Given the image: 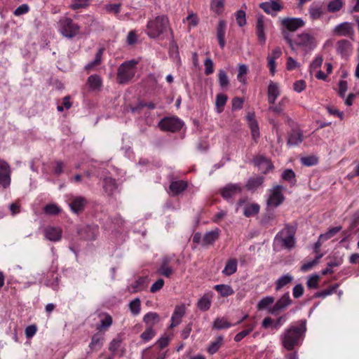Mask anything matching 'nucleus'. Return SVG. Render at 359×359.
I'll list each match as a JSON object with an SVG mask.
<instances>
[{
    "instance_id": "nucleus-29",
    "label": "nucleus",
    "mask_w": 359,
    "mask_h": 359,
    "mask_svg": "<svg viewBox=\"0 0 359 359\" xmlns=\"http://www.w3.org/2000/svg\"><path fill=\"white\" fill-rule=\"evenodd\" d=\"M259 7L267 14H272L273 12L280 11L283 8V6L275 1L261 3Z\"/></svg>"
},
{
    "instance_id": "nucleus-62",
    "label": "nucleus",
    "mask_w": 359,
    "mask_h": 359,
    "mask_svg": "<svg viewBox=\"0 0 359 359\" xmlns=\"http://www.w3.org/2000/svg\"><path fill=\"white\" fill-rule=\"evenodd\" d=\"M121 4H108L104 6L106 11L109 13L118 15L121 12Z\"/></svg>"
},
{
    "instance_id": "nucleus-15",
    "label": "nucleus",
    "mask_w": 359,
    "mask_h": 359,
    "mask_svg": "<svg viewBox=\"0 0 359 359\" xmlns=\"http://www.w3.org/2000/svg\"><path fill=\"white\" fill-rule=\"evenodd\" d=\"M333 33L337 36L350 37L354 35V29L351 22H344L334 28Z\"/></svg>"
},
{
    "instance_id": "nucleus-36",
    "label": "nucleus",
    "mask_w": 359,
    "mask_h": 359,
    "mask_svg": "<svg viewBox=\"0 0 359 359\" xmlns=\"http://www.w3.org/2000/svg\"><path fill=\"white\" fill-rule=\"evenodd\" d=\"M345 5L344 0H330L326 5V11L336 13L339 11Z\"/></svg>"
},
{
    "instance_id": "nucleus-63",
    "label": "nucleus",
    "mask_w": 359,
    "mask_h": 359,
    "mask_svg": "<svg viewBox=\"0 0 359 359\" xmlns=\"http://www.w3.org/2000/svg\"><path fill=\"white\" fill-rule=\"evenodd\" d=\"M83 230L87 233H90L86 236H85L86 239H87V240H95V238L97 236V233L98 232V228L97 226H88L86 228H84Z\"/></svg>"
},
{
    "instance_id": "nucleus-55",
    "label": "nucleus",
    "mask_w": 359,
    "mask_h": 359,
    "mask_svg": "<svg viewBox=\"0 0 359 359\" xmlns=\"http://www.w3.org/2000/svg\"><path fill=\"white\" fill-rule=\"evenodd\" d=\"M140 306L141 302L139 298H135L129 304V309L134 316H137L140 313Z\"/></svg>"
},
{
    "instance_id": "nucleus-1",
    "label": "nucleus",
    "mask_w": 359,
    "mask_h": 359,
    "mask_svg": "<svg viewBox=\"0 0 359 359\" xmlns=\"http://www.w3.org/2000/svg\"><path fill=\"white\" fill-rule=\"evenodd\" d=\"M307 321L306 319L297 320L290 325L280 335L282 346L287 351H292L302 346L306 332Z\"/></svg>"
},
{
    "instance_id": "nucleus-24",
    "label": "nucleus",
    "mask_w": 359,
    "mask_h": 359,
    "mask_svg": "<svg viewBox=\"0 0 359 359\" xmlns=\"http://www.w3.org/2000/svg\"><path fill=\"white\" fill-rule=\"evenodd\" d=\"M213 293L208 292L205 293L198 301L197 307L201 311H206L210 309L212 304Z\"/></svg>"
},
{
    "instance_id": "nucleus-16",
    "label": "nucleus",
    "mask_w": 359,
    "mask_h": 359,
    "mask_svg": "<svg viewBox=\"0 0 359 359\" xmlns=\"http://www.w3.org/2000/svg\"><path fill=\"white\" fill-rule=\"evenodd\" d=\"M242 187L240 184H228L220 190L222 196L229 200L241 193Z\"/></svg>"
},
{
    "instance_id": "nucleus-49",
    "label": "nucleus",
    "mask_w": 359,
    "mask_h": 359,
    "mask_svg": "<svg viewBox=\"0 0 359 359\" xmlns=\"http://www.w3.org/2000/svg\"><path fill=\"white\" fill-rule=\"evenodd\" d=\"M218 82H219V86L223 89L227 88L229 86V80L228 76H227L226 72L223 69L219 70Z\"/></svg>"
},
{
    "instance_id": "nucleus-27",
    "label": "nucleus",
    "mask_w": 359,
    "mask_h": 359,
    "mask_svg": "<svg viewBox=\"0 0 359 359\" xmlns=\"http://www.w3.org/2000/svg\"><path fill=\"white\" fill-rule=\"evenodd\" d=\"M185 313V307L184 306H176L171 317V323L170 328L177 326L182 320Z\"/></svg>"
},
{
    "instance_id": "nucleus-38",
    "label": "nucleus",
    "mask_w": 359,
    "mask_h": 359,
    "mask_svg": "<svg viewBox=\"0 0 359 359\" xmlns=\"http://www.w3.org/2000/svg\"><path fill=\"white\" fill-rule=\"evenodd\" d=\"M88 84L90 89L92 90H100L102 84V81L98 74H93L88 78Z\"/></svg>"
},
{
    "instance_id": "nucleus-11",
    "label": "nucleus",
    "mask_w": 359,
    "mask_h": 359,
    "mask_svg": "<svg viewBox=\"0 0 359 359\" xmlns=\"http://www.w3.org/2000/svg\"><path fill=\"white\" fill-rule=\"evenodd\" d=\"M287 314L282 315L276 319L271 317H265L262 322V327L264 329L271 328L272 332L278 331L287 321Z\"/></svg>"
},
{
    "instance_id": "nucleus-42",
    "label": "nucleus",
    "mask_w": 359,
    "mask_h": 359,
    "mask_svg": "<svg viewBox=\"0 0 359 359\" xmlns=\"http://www.w3.org/2000/svg\"><path fill=\"white\" fill-rule=\"evenodd\" d=\"M223 337L219 335L217 337L216 339L214 341H212L210 345L207 348V351L210 355H213L218 351L219 348L222 346L223 344Z\"/></svg>"
},
{
    "instance_id": "nucleus-32",
    "label": "nucleus",
    "mask_w": 359,
    "mask_h": 359,
    "mask_svg": "<svg viewBox=\"0 0 359 359\" xmlns=\"http://www.w3.org/2000/svg\"><path fill=\"white\" fill-rule=\"evenodd\" d=\"M219 231L216 229L205 233L203 237V245H212L219 238Z\"/></svg>"
},
{
    "instance_id": "nucleus-61",
    "label": "nucleus",
    "mask_w": 359,
    "mask_h": 359,
    "mask_svg": "<svg viewBox=\"0 0 359 359\" xmlns=\"http://www.w3.org/2000/svg\"><path fill=\"white\" fill-rule=\"evenodd\" d=\"M248 125L251 130L252 139L255 142H257L260 136L259 128L258 123H257V121H253L252 123H250Z\"/></svg>"
},
{
    "instance_id": "nucleus-47",
    "label": "nucleus",
    "mask_w": 359,
    "mask_h": 359,
    "mask_svg": "<svg viewBox=\"0 0 359 359\" xmlns=\"http://www.w3.org/2000/svg\"><path fill=\"white\" fill-rule=\"evenodd\" d=\"M102 340L103 337L100 334H95L91 338V341L89 344L90 348L91 350L100 349L101 347L102 346Z\"/></svg>"
},
{
    "instance_id": "nucleus-22",
    "label": "nucleus",
    "mask_w": 359,
    "mask_h": 359,
    "mask_svg": "<svg viewBox=\"0 0 359 359\" xmlns=\"http://www.w3.org/2000/svg\"><path fill=\"white\" fill-rule=\"evenodd\" d=\"M336 49L342 57H348L352 52V44L346 39H341L337 41Z\"/></svg>"
},
{
    "instance_id": "nucleus-53",
    "label": "nucleus",
    "mask_w": 359,
    "mask_h": 359,
    "mask_svg": "<svg viewBox=\"0 0 359 359\" xmlns=\"http://www.w3.org/2000/svg\"><path fill=\"white\" fill-rule=\"evenodd\" d=\"M90 0H73V3L70 5L69 8L74 11L80 8H86L90 5Z\"/></svg>"
},
{
    "instance_id": "nucleus-43",
    "label": "nucleus",
    "mask_w": 359,
    "mask_h": 359,
    "mask_svg": "<svg viewBox=\"0 0 359 359\" xmlns=\"http://www.w3.org/2000/svg\"><path fill=\"white\" fill-rule=\"evenodd\" d=\"M259 208L257 203L248 204L244 208L243 215L247 217L255 216L258 214Z\"/></svg>"
},
{
    "instance_id": "nucleus-4",
    "label": "nucleus",
    "mask_w": 359,
    "mask_h": 359,
    "mask_svg": "<svg viewBox=\"0 0 359 359\" xmlns=\"http://www.w3.org/2000/svg\"><path fill=\"white\" fill-rule=\"evenodd\" d=\"M295 228L286 224L285 228L275 236L274 244L279 245L283 248L292 249L295 245Z\"/></svg>"
},
{
    "instance_id": "nucleus-14",
    "label": "nucleus",
    "mask_w": 359,
    "mask_h": 359,
    "mask_svg": "<svg viewBox=\"0 0 359 359\" xmlns=\"http://www.w3.org/2000/svg\"><path fill=\"white\" fill-rule=\"evenodd\" d=\"M69 201V205L71 210L77 215L84 210L88 203L86 198L81 196H72Z\"/></svg>"
},
{
    "instance_id": "nucleus-44",
    "label": "nucleus",
    "mask_w": 359,
    "mask_h": 359,
    "mask_svg": "<svg viewBox=\"0 0 359 359\" xmlns=\"http://www.w3.org/2000/svg\"><path fill=\"white\" fill-rule=\"evenodd\" d=\"M224 1L225 0H212L210 2V10L217 15H221L224 11Z\"/></svg>"
},
{
    "instance_id": "nucleus-18",
    "label": "nucleus",
    "mask_w": 359,
    "mask_h": 359,
    "mask_svg": "<svg viewBox=\"0 0 359 359\" xmlns=\"http://www.w3.org/2000/svg\"><path fill=\"white\" fill-rule=\"evenodd\" d=\"M249 316L248 314H245L238 321H237L235 324L230 323L225 318H217L212 325V328L215 330H224L229 328L232 326L237 325L241 324L244 320H245Z\"/></svg>"
},
{
    "instance_id": "nucleus-28",
    "label": "nucleus",
    "mask_w": 359,
    "mask_h": 359,
    "mask_svg": "<svg viewBox=\"0 0 359 359\" xmlns=\"http://www.w3.org/2000/svg\"><path fill=\"white\" fill-rule=\"evenodd\" d=\"M294 280V277L290 273H286L281 276L279 278H278L275 283V290L276 291H280L283 287L287 286Z\"/></svg>"
},
{
    "instance_id": "nucleus-39",
    "label": "nucleus",
    "mask_w": 359,
    "mask_h": 359,
    "mask_svg": "<svg viewBox=\"0 0 359 359\" xmlns=\"http://www.w3.org/2000/svg\"><path fill=\"white\" fill-rule=\"evenodd\" d=\"M103 51H104L103 48H100L97 50V53L95 54V59L85 66L84 69L86 71L89 72L95 67L101 64Z\"/></svg>"
},
{
    "instance_id": "nucleus-23",
    "label": "nucleus",
    "mask_w": 359,
    "mask_h": 359,
    "mask_svg": "<svg viewBox=\"0 0 359 359\" xmlns=\"http://www.w3.org/2000/svg\"><path fill=\"white\" fill-rule=\"evenodd\" d=\"M170 257L168 256L163 257L161 260V264L157 270V272L166 278H170L174 272L173 269L170 266Z\"/></svg>"
},
{
    "instance_id": "nucleus-20",
    "label": "nucleus",
    "mask_w": 359,
    "mask_h": 359,
    "mask_svg": "<svg viewBox=\"0 0 359 359\" xmlns=\"http://www.w3.org/2000/svg\"><path fill=\"white\" fill-rule=\"evenodd\" d=\"M280 95V90L278 83L271 81L267 89V100L269 104H273Z\"/></svg>"
},
{
    "instance_id": "nucleus-54",
    "label": "nucleus",
    "mask_w": 359,
    "mask_h": 359,
    "mask_svg": "<svg viewBox=\"0 0 359 359\" xmlns=\"http://www.w3.org/2000/svg\"><path fill=\"white\" fill-rule=\"evenodd\" d=\"M44 212L49 215H57L61 212V208L56 204H48L43 208Z\"/></svg>"
},
{
    "instance_id": "nucleus-8",
    "label": "nucleus",
    "mask_w": 359,
    "mask_h": 359,
    "mask_svg": "<svg viewBox=\"0 0 359 359\" xmlns=\"http://www.w3.org/2000/svg\"><path fill=\"white\" fill-rule=\"evenodd\" d=\"M284 187L282 185H276L269 190V198L267 199V205L269 207L277 208L285 200L283 194Z\"/></svg>"
},
{
    "instance_id": "nucleus-10",
    "label": "nucleus",
    "mask_w": 359,
    "mask_h": 359,
    "mask_svg": "<svg viewBox=\"0 0 359 359\" xmlns=\"http://www.w3.org/2000/svg\"><path fill=\"white\" fill-rule=\"evenodd\" d=\"M11 183V168L7 161L0 158V185L6 189Z\"/></svg>"
},
{
    "instance_id": "nucleus-50",
    "label": "nucleus",
    "mask_w": 359,
    "mask_h": 359,
    "mask_svg": "<svg viewBox=\"0 0 359 359\" xmlns=\"http://www.w3.org/2000/svg\"><path fill=\"white\" fill-rule=\"evenodd\" d=\"M113 323L112 317L108 314H104V318L100 320V325H97V330H107Z\"/></svg>"
},
{
    "instance_id": "nucleus-51",
    "label": "nucleus",
    "mask_w": 359,
    "mask_h": 359,
    "mask_svg": "<svg viewBox=\"0 0 359 359\" xmlns=\"http://www.w3.org/2000/svg\"><path fill=\"white\" fill-rule=\"evenodd\" d=\"M282 179L291 182L292 184H296V175L292 169H286L282 173Z\"/></svg>"
},
{
    "instance_id": "nucleus-57",
    "label": "nucleus",
    "mask_w": 359,
    "mask_h": 359,
    "mask_svg": "<svg viewBox=\"0 0 359 359\" xmlns=\"http://www.w3.org/2000/svg\"><path fill=\"white\" fill-rule=\"evenodd\" d=\"M248 71V69L245 65H244V64L239 65L237 79L241 83H242L243 84H245L246 83V79L244 76L247 74Z\"/></svg>"
},
{
    "instance_id": "nucleus-37",
    "label": "nucleus",
    "mask_w": 359,
    "mask_h": 359,
    "mask_svg": "<svg viewBox=\"0 0 359 359\" xmlns=\"http://www.w3.org/2000/svg\"><path fill=\"white\" fill-rule=\"evenodd\" d=\"M143 321L147 327H153L154 325L160 321L159 315L155 312H149L144 315Z\"/></svg>"
},
{
    "instance_id": "nucleus-64",
    "label": "nucleus",
    "mask_w": 359,
    "mask_h": 359,
    "mask_svg": "<svg viewBox=\"0 0 359 359\" xmlns=\"http://www.w3.org/2000/svg\"><path fill=\"white\" fill-rule=\"evenodd\" d=\"M236 22L239 27H243L246 25L245 12L239 10L236 13Z\"/></svg>"
},
{
    "instance_id": "nucleus-40",
    "label": "nucleus",
    "mask_w": 359,
    "mask_h": 359,
    "mask_svg": "<svg viewBox=\"0 0 359 359\" xmlns=\"http://www.w3.org/2000/svg\"><path fill=\"white\" fill-rule=\"evenodd\" d=\"M103 187L106 193L109 195L112 194L117 188L116 180L112 177H105Z\"/></svg>"
},
{
    "instance_id": "nucleus-13",
    "label": "nucleus",
    "mask_w": 359,
    "mask_h": 359,
    "mask_svg": "<svg viewBox=\"0 0 359 359\" xmlns=\"http://www.w3.org/2000/svg\"><path fill=\"white\" fill-rule=\"evenodd\" d=\"M308 12L311 20H320L326 13L325 5L321 1H313L310 5Z\"/></svg>"
},
{
    "instance_id": "nucleus-6",
    "label": "nucleus",
    "mask_w": 359,
    "mask_h": 359,
    "mask_svg": "<svg viewBox=\"0 0 359 359\" xmlns=\"http://www.w3.org/2000/svg\"><path fill=\"white\" fill-rule=\"evenodd\" d=\"M58 32L67 39H72L77 36L81 27L73 20L68 17L61 18L57 22Z\"/></svg>"
},
{
    "instance_id": "nucleus-5",
    "label": "nucleus",
    "mask_w": 359,
    "mask_h": 359,
    "mask_svg": "<svg viewBox=\"0 0 359 359\" xmlns=\"http://www.w3.org/2000/svg\"><path fill=\"white\" fill-rule=\"evenodd\" d=\"M292 50H302L305 55L312 51L317 46L316 38L308 32H302L294 36Z\"/></svg>"
},
{
    "instance_id": "nucleus-30",
    "label": "nucleus",
    "mask_w": 359,
    "mask_h": 359,
    "mask_svg": "<svg viewBox=\"0 0 359 359\" xmlns=\"http://www.w3.org/2000/svg\"><path fill=\"white\" fill-rule=\"evenodd\" d=\"M264 181V177L263 176L255 175L251 177L248 180L245 187L248 190L255 191L259 187L262 185Z\"/></svg>"
},
{
    "instance_id": "nucleus-26",
    "label": "nucleus",
    "mask_w": 359,
    "mask_h": 359,
    "mask_svg": "<svg viewBox=\"0 0 359 359\" xmlns=\"http://www.w3.org/2000/svg\"><path fill=\"white\" fill-rule=\"evenodd\" d=\"M148 278L147 276L139 277L134 283L130 285L128 290L131 293H136L144 290L147 285Z\"/></svg>"
},
{
    "instance_id": "nucleus-21",
    "label": "nucleus",
    "mask_w": 359,
    "mask_h": 359,
    "mask_svg": "<svg viewBox=\"0 0 359 359\" xmlns=\"http://www.w3.org/2000/svg\"><path fill=\"white\" fill-rule=\"evenodd\" d=\"M304 21L301 18H287L283 20L282 25L290 32H294L304 25Z\"/></svg>"
},
{
    "instance_id": "nucleus-25",
    "label": "nucleus",
    "mask_w": 359,
    "mask_h": 359,
    "mask_svg": "<svg viewBox=\"0 0 359 359\" xmlns=\"http://www.w3.org/2000/svg\"><path fill=\"white\" fill-rule=\"evenodd\" d=\"M62 233L61 229L53 226H48L44 231L46 238L53 242L59 241L62 238Z\"/></svg>"
},
{
    "instance_id": "nucleus-12",
    "label": "nucleus",
    "mask_w": 359,
    "mask_h": 359,
    "mask_svg": "<svg viewBox=\"0 0 359 359\" xmlns=\"http://www.w3.org/2000/svg\"><path fill=\"white\" fill-rule=\"evenodd\" d=\"M254 165L264 175L269 173L274 169L272 161L264 155H258L254 157L252 161Z\"/></svg>"
},
{
    "instance_id": "nucleus-41",
    "label": "nucleus",
    "mask_w": 359,
    "mask_h": 359,
    "mask_svg": "<svg viewBox=\"0 0 359 359\" xmlns=\"http://www.w3.org/2000/svg\"><path fill=\"white\" fill-rule=\"evenodd\" d=\"M275 298L272 296H266L262 298L257 304V309L259 311L269 309L271 307V306L274 303Z\"/></svg>"
},
{
    "instance_id": "nucleus-56",
    "label": "nucleus",
    "mask_w": 359,
    "mask_h": 359,
    "mask_svg": "<svg viewBox=\"0 0 359 359\" xmlns=\"http://www.w3.org/2000/svg\"><path fill=\"white\" fill-rule=\"evenodd\" d=\"M156 335V332L153 327H147L146 330L141 334L140 338L144 341H150Z\"/></svg>"
},
{
    "instance_id": "nucleus-9",
    "label": "nucleus",
    "mask_w": 359,
    "mask_h": 359,
    "mask_svg": "<svg viewBox=\"0 0 359 359\" xmlns=\"http://www.w3.org/2000/svg\"><path fill=\"white\" fill-rule=\"evenodd\" d=\"M292 300L290 298L289 292L284 293L274 304V305L269 309V313L273 316L278 315L281 311L287 309L288 306L292 305Z\"/></svg>"
},
{
    "instance_id": "nucleus-2",
    "label": "nucleus",
    "mask_w": 359,
    "mask_h": 359,
    "mask_svg": "<svg viewBox=\"0 0 359 359\" xmlns=\"http://www.w3.org/2000/svg\"><path fill=\"white\" fill-rule=\"evenodd\" d=\"M138 63L139 61L135 59L126 60L121 63L117 69L116 83L120 85L129 84L135 76Z\"/></svg>"
},
{
    "instance_id": "nucleus-17",
    "label": "nucleus",
    "mask_w": 359,
    "mask_h": 359,
    "mask_svg": "<svg viewBox=\"0 0 359 359\" xmlns=\"http://www.w3.org/2000/svg\"><path fill=\"white\" fill-rule=\"evenodd\" d=\"M304 140L303 131L299 128H292L288 134L287 144L288 147L299 145Z\"/></svg>"
},
{
    "instance_id": "nucleus-48",
    "label": "nucleus",
    "mask_w": 359,
    "mask_h": 359,
    "mask_svg": "<svg viewBox=\"0 0 359 359\" xmlns=\"http://www.w3.org/2000/svg\"><path fill=\"white\" fill-rule=\"evenodd\" d=\"M338 287H339L338 284L332 285L324 290L318 291V292H316L314 294L313 297L315 298H318V297L325 298V297L334 293L337 291V289L338 288Z\"/></svg>"
},
{
    "instance_id": "nucleus-45",
    "label": "nucleus",
    "mask_w": 359,
    "mask_h": 359,
    "mask_svg": "<svg viewBox=\"0 0 359 359\" xmlns=\"http://www.w3.org/2000/svg\"><path fill=\"white\" fill-rule=\"evenodd\" d=\"M255 325V322H253L251 324L245 325V329L244 330L236 334V336L234 337V341L236 342L241 341L244 337L248 335L254 330Z\"/></svg>"
},
{
    "instance_id": "nucleus-19",
    "label": "nucleus",
    "mask_w": 359,
    "mask_h": 359,
    "mask_svg": "<svg viewBox=\"0 0 359 359\" xmlns=\"http://www.w3.org/2000/svg\"><path fill=\"white\" fill-rule=\"evenodd\" d=\"M188 187V183L184 180H172L169 186L170 194L172 196H177L184 191Z\"/></svg>"
},
{
    "instance_id": "nucleus-59",
    "label": "nucleus",
    "mask_w": 359,
    "mask_h": 359,
    "mask_svg": "<svg viewBox=\"0 0 359 359\" xmlns=\"http://www.w3.org/2000/svg\"><path fill=\"white\" fill-rule=\"evenodd\" d=\"M323 254H320L318 255H317L316 257V258L311 261H309V262H307L306 263H304V264H302V266H301V270L302 271H309L310 269H311V268L315 266L316 264H317L318 263V260L323 257Z\"/></svg>"
},
{
    "instance_id": "nucleus-60",
    "label": "nucleus",
    "mask_w": 359,
    "mask_h": 359,
    "mask_svg": "<svg viewBox=\"0 0 359 359\" xmlns=\"http://www.w3.org/2000/svg\"><path fill=\"white\" fill-rule=\"evenodd\" d=\"M301 163L306 166H313L318 164V158L315 156H304L301 158Z\"/></svg>"
},
{
    "instance_id": "nucleus-7",
    "label": "nucleus",
    "mask_w": 359,
    "mask_h": 359,
    "mask_svg": "<svg viewBox=\"0 0 359 359\" xmlns=\"http://www.w3.org/2000/svg\"><path fill=\"white\" fill-rule=\"evenodd\" d=\"M184 123L177 117H164L158 122V127L163 131L176 133L183 127Z\"/></svg>"
},
{
    "instance_id": "nucleus-52",
    "label": "nucleus",
    "mask_w": 359,
    "mask_h": 359,
    "mask_svg": "<svg viewBox=\"0 0 359 359\" xmlns=\"http://www.w3.org/2000/svg\"><path fill=\"white\" fill-rule=\"evenodd\" d=\"M227 96L225 94H218L216 97L215 104L217 109V111L221 113L223 111V108L226 103Z\"/></svg>"
},
{
    "instance_id": "nucleus-46",
    "label": "nucleus",
    "mask_w": 359,
    "mask_h": 359,
    "mask_svg": "<svg viewBox=\"0 0 359 359\" xmlns=\"http://www.w3.org/2000/svg\"><path fill=\"white\" fill-rule=\"evenodd\" d=\"M287 102H288V99L287 97H283L276 105L271 104L269 107V111H271L277 114H283L285 109V105Z\"/></svg>"
},
{
    "instance_id": "nucleus-3",
    "label": "nucleus",
    "mask_w": 359,
    "mask_h": 359,
    "mask_svg": "<svg viewBox=\"0 0 359 359\" xmlns=\"http://www.w3.org/2000/svg\"><path fill=\"white\" fill-rule=\"evenodd\" d=\"M170 28V21L167 15H161L149 20L147 24V34L151 39H156Z\"/></svg>"
},
{
    "instance_id": "nucleus-34",
    "label": "nucleus",
    "mask_w": 359,
    "mask_h": 359,
    "mask_svg": "<svg viewBox=\"0 0 359 359\" xmlns=\"http://www.w3.org/2000/svg\"><path fill=\"white\" fill-rule=\"evenodd\" d=\"M238 262L235 258L229 259L224 269L222 270V273L226 276H229L235 273L237 271Z\"/></svg>"
},
{
    "instance_id": "nucleus-58",
    "label": "nucleus",
    "mask_w": 359,
    "mask_h": 359,
    "mask_svg": "<svg viewBox=\"0 0 359 359\" xmlns=\"http://www.w3.org/2000/svg\"><path fill=\"white\" fill-rule=\"evenodd\" d=\"M341 226H335L330 229L326 233L320 234V239H325V241L332 238L335 234L341 230Z\"/></svg>"
},
{
    "instance_id": "nucleus-33",
    "label": "nucleus",
    "mask_w": 359,
    "mask_h": 359,
    "mask_svg": "<svg viewBox=\"0 0 359 359\" xmlns=\"http://www.w3.org/2000/svg\"><path fill=\"white\" fill-rule=\"evenodd\" d=\"M213 288L222 297H227L234 294V290L229 285L219 284L216 285Z\"/></svg>"
},
{
    "instance_id": "nucleus-31",
    "label": "nucleus",
    "mask_w": 359,
    "mask_h": 359,
    "mask_svg": "<svg viewBox=\"0 0 359 359\" xmlns=\"http://www.w3.org/2000/svg\"><path fill=\"white\" fill-rule=\"evenodd\" d=\"M226 29V22L224 20H219L217 27V38L221 48H224L226 44L224 36Z\"/></svg>"
},
{
    "instance_id": "nucleus-35",
    "label": "nucleus",
    "mask_w": 359,
    "mask_h": 359,
    "mask_svg": "<svg viewBox=\"0 0 359 359\" xmlns=\"http://www.w3.org/2000/svg\"><path fill=\"white\" fill-rule=\"evenodd\" d=\"M256 34L259 43L261 45H264L266 43V36L264 34V21L262 18H258L257 21Z\"/></svg>"
}]
</instances>
